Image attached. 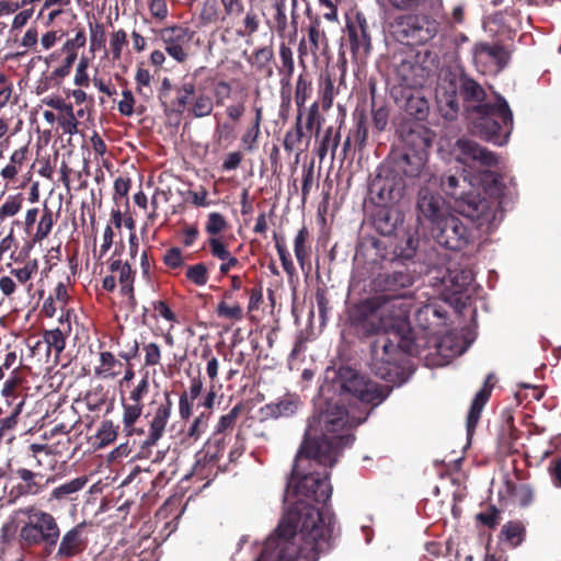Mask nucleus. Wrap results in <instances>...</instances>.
<instances>
[{
	"instance_id": "1",
	"label": "nucleus",
	"mask_w": 561,
	"mask_h": 561,
	"mask_svg": "<svg viewBox=\"0 0 561 561\" xmlns=\"http://www.w3.org/2000/svg\"><path fill=\"white\" fill-rule=\"evenodd\" d=\"M409 306L398 299L370 297L348 311L350 324L364 336L377 335L370 344L369 367L377 377L393 385L408 379V356L411 353L407 337Z\"/></svg>"
},
{
	"instance_id": "2",
	"label": "nucleus",
	"mask_w": 561,
	"mask_h": 561,
	"mask_svg": "<svg viewBox=\"0 0 561 561\" xmlns=\"http://www.w3.org/2000/svg\"><path fill=\"white\" fill-rule=\"evenodd\" d=\"M367 415L351 419L343 407L328 403L313 416L296 454L286 491H332L327 469L334 466L343 448L354 443L351 431Z\"/></svg>"
},
{
	"instance_id": "3",
	"label": "nucleus",
	"mask_w": 561,
	"mask_h": 561,
	"mask_svg": "<svg viewBox=\"0 0 561 561\" xmlns=\"http://www.w3.org/2000/svg\"><path fill=\"white\" fill-rule=\"evenodd\" d=\"M288 507L256 561H318L331 548L339 527L334 514L314 507L308 493H285Z\"/></svg>"
},
{
	"instance_id": "4",
	"label": "nucleus",
	"mask_w": 561,
	"mask_h": 561,
	"mask_svg": "<svg viewBox=\"0 0 561 561\" xmlns=\"http://www.w3.org/2000/svg\"><path fill=\"white\" fill-rule=\"evenodd\" d=\"M483 180L491 186V193L485 196L480 193L469 192L458 202V211L469 218L478 229L483 232H491L502 220L501 210V181L497 175L490 171L482 172Z\"/></svg>"
},
{
	"instance_id": "5",
	"label": "nucleus",
	"mask_w": 561,
	"mask_h": 561,
	"mask_svg": "<svg viewBox=\"0 0 561 561\" xmlns=\"http://www.w3.org/2000/svg\"><path fill=\"white\" fill-rule=\"evenodd\" d=\"M468 118L474 135L499 146L506 144L513 129V113L499 94L495 104L476 105Z\"/></svg>"
},
{
	"instance_id": "6",
	"label": "nucleus",
	"mask_w": 561,
	"mask_h": 561,
	"mask_svg": "<svg viewBox=\"0 0 561 561\" xmlns=\"http://www.w3.org/2000/svg\"><path fill=\"white\" fill-rule=\"evenodd\" d=\"M18 524H21L20 539L26 545H55L59 538V527L47 512L36 507L16 511Z\"/></svg>"
},
{
	"instance_id": "7",
	"label": "nucleus",
	"mask_w": 561,
	"mask_h": 561,
	"mask_svg": "<svg viewBox=\"0 0 561 561\" xmlns=\"http://www.w3.org/2000/svg\"><path fill=\"white\" fill-rule=\"evenodd\" d=\"M334 383L340 388L342 393L351 394L360 402L371 404L373 407L382 403L391 391V387L381 386L367 379L348 366L339 368Z\"/></svg>"
},
{
	"instance_id": "8",
	"label": "nucleus",
	"mask_w": 561,
	"mask_h": 561,
	"mask_svg": "<svg viewBox=\"0 0 561 561\" xmlns=\"http://www.w3.org/2000/svg\"><path fill=\"white\" fill-rule=\"evenodd\" d=\"M430 53L407 48L393 56V70L401 85L407 88L422 87L431 73Z\"/></svg>"
},
{
	"instance_id": "9",
	"label": "nucleus",
	"mask_w": 561,
	"mask_h": 561,
	"mask_svg": "<svg viewBox=\"0 0 561 561\" xmlns=\"http://www.w3.org/2000/svg\"><path fill=\"white\" fill-rule=\"evenodd\" d=\"M396 32L401 39L413 45H425L439 32L440 24L432 14L416 13L396 20Z\"/></svg>"
},
{
	"instance_id": "10",
	"label": "nucleus",
	"mask_w": 561,
	"mask_h": 561,
	"mask_svg": "<svg viewBox=\"0 0 561 561\" xmlns=\"http://www.w3.org/2000/svg\"><path fill=\"white\" fill-rule=\"evenodd\" d=\"M415 282V273L408 266L402 264L398 265L390 272L380 273L374 279V287L376 290L381 291V295L376 297H387L389 299H398L399 301L409 306L411 311V302L408 301L410 297L408 288Z\"/></svg>"
},
{
	"instance_id": "11",
	"label": "nucleus",
	"mask_w": 561,
	"mask_h": 561,
	"mask_svg": "<svg viewBox=\"0 0 561 561\" xmlns=\"http://www.w3.org/2000/svg\"><path fill=\"white\" fill-rule=\"evenodd\" d=\"M432 234L439 244L455 251L467 247L473 238L468 227L450 214L433 229Z\"/></svg>"
},
{
	"instance_id": "12",
	"label": "nucleus",
	"mask_w": 561,
	"mask_h": 561,
	"mask_svg": "<svg viewBox=\"0 0 561 561\" xmlns=\"http://www.w3.org/2000/svg\"><path fill=\"white\" fill-rule=\"evenodd\" d=\"M454 152L456 160L471 169H490L497 164V157L477 141L468 138H459Z\"/></svg>"
},
{
	"instance_id": "13",
	"label": "nucleus",
	"mask_w": 561,
	"mask_h": 561,
	"mask_svg": "<svg viewBox=\"0 0 561 561\" xmlns=\"http://www.w3.org/2000/svg\"><path fill=\"white\" fill-rule=\"evenodd\" d=\"M158 37L162 42L165 53L175 61L183 64L188 58V47L195 32L188 27L174 24L158 31Z\"/></svg>"
},
{
	"instance_id": "14",
	"label": "nucleus",
	"mask_w": 561,
	"mask_h": 561,
	"mask_svg": "<svg viewBox=\"0 0 561 561\" xmlns=\"http://www.w3.org/2000/svg\"><path fill=\"white\" fill-rule=\"evenodd\" d=\"M346 32L353 57L356 60H365L371 50L370 26L366 16L357 12L348 19Z\"/></svg>"
},
{
	"instance_id": "15",
	"label": "nucleus",
	"mask_w": 561,
	"mask_h": 561,
	"mask_svg": "<svg viewBox=\"0 0 561 561\" xmlns=\"http://www.w3.org/2000/svg\"><path fill=\"white\" fill-rule=\"evenodd\" d=\"M448 213L444 199L427 188H422L417 197V220L427 224L431 232L447 217Z\"/></svg>"
},
{
	"instance_id": "16",
	"label": "nucleus",
	"mask_w": 561,
	"mask_h": 561,
	"mask_svg": "<svg viewBox=\"0 0 561 561\" xmlns=\"http://www.w3.org/2000/svg\"><path fill=\"white\" fill-rule=\"evenodd\" d=\"M404 190V180L390 172L385 176H376L370 184L373 198L383 207L398 203L402 198Z\"/></svg>"
},
{
	"instance_id": "17",
	"label": "nucleus",
	"mask_w": 561,
	"mask_h": 561,
	"mask_svg": "<svg viewBox=\"0 0 561 561\" xmlns=\"http://www.w3.org/2000/svg\"><path fill=\"white\" fill-rule=\"evenodd\" d=\"M472 54L476 65L490 72L501 71L510 59V53L497 44L478 43L474 45Z\"/></svg>"
},
{
	"instance_id": "18",
	"label": "nucleus",
	"mask_w": 561,
	"mask_h": 561,
	"mask_svg": "<svg viewBox=\"0 0 561 561\" xmlns=\"http://www.w3.org/2000/svg\"><path fill=\"white\" fill-rule=\"evenodd\" d=\"M328 49V37L321 28V21L314 18L307 30V38H301L298 45L299 58L311 56L314 60L320 54H324Z\"/></svg>"
},
{
	"instance_id": "19",
	"label": "nucleus",
	"mask_w": 561,
	"mask_h": 561,
	"mask_svg": "<svg viewBox=\"0 0 561 561\" xmlns=\"http://www.w3.org/2000/svg\"><path fill=\"white\" fill-rule=\"evenodd\" d=\"M172 401L169 393L165 394V402L160 404L150 422L149 434L141 445V456L148 457L150 447L154 446L163 436L165 426L171 415Z\"/></svg>"
},
{
	"instance_id": "20",
	"label": "nucleus",
	"mask_w": 561,
	"mask_h": 561,
	"mask_svg": "<svg viewBox=\"0 0 561 561\" xmlns=\"http://www.w3.org/2000/svg\"><path fill=\"white\" fill-rule=\"evenodd\" d=\"M436 98L440 104L444 116L453 119L459 111V102L457 98V85L454 80L447 78L442 79L436 89Z\"/></svg>"
},
{
	"instance_id": "21",
	"label": "nucleus",
	"mask_w": 561,
	"mask_h": 561,
	"mask_svg": "<svg viewBox=\"0 0 561 561\" xmlns=\"http://www.w3.org/2000/svg\"><path fill=\"white\" fill-rule=\"evenodd\" d=\"M423 168L424 161L420 154L404 153L393 160L390 173L401 179H414L421 174Z\"/></svg>"
},
{
	"instance_id": "22",
	"label": "nucleus",
	"mask_w": 561,
	"mask_h": 561,
	"mask_svg": "<svg viewBox=\"0 0 561 561\" xmlns=\"http://www.w3.org/2000/svg\"><path fill=\"white\" fill-rule=\"evenodd\" d=\"M459 90L466 103L468 116L473 113V107L476 105H489V103H484L486 96L484 89L476 80L468 77H461Z\"/></svg>"
},
{
	"instance_id": "23",
	"label": "nucleus",
	"mask_w": 561,
	"mask_h": 561,
	"mask_svg": "<svg viewBox=\"0 0 561 561\" xmlns=\"http://www.w3.org/2000/svg\"><path fill=\"white\" fill-rule=\"evenodd\" d=\"M492 377H493L492 374L488 375L482 389L478 391V393L474 396V398L472 400V403H471V407H470V410H469V413L467 416V432H468L469 436L472 435V433L480 420L481 412L491 396L492 386L490 385V382H491Z\"/></svg>"
},
{
	"instance_id": "24",
	"label": "nucleus",
	"mask_w": 561,
	"mask_h": 561,
	"mask_svg": "<svg viewBox=\"0 0 561 561\" xmlns=\"http://www.w3.org/2000/svg\"><path fill=\"white\" fill-rule=\"evenodd\" d=\"M204 68L196 69L191 79L185 77L183 83L176 89V99L174 101L175 111L182 114L190 102L192 95L195 94V80Z\"/></svg>"
},
{
	"instance_id": "25",
	"label": "nucleus",
	"mask_w": 561,
	"mask_h": 561,
	"mask_svg": "<svg viewBox=\"0 0 561 561\" xmlns=\"http://www.w3.org/2000/svg\"><path fill=\"white\" fill-rule=\"evenodd\" d=\"M81 543V526H76L61 538L57 554L61 558L72 557L79 552Z\"/></svg>"
},
{
	"instance_id": "26",
	"label": "nucleus",
	"mask_w": 561,
	"mask_h": 561,
	"mask_svg": "<svg viewBox=\"0 0 561 561\" xmlns=\"http://www.w3.org/2000/svg\"><path fill=\"white\" fill-rule=\"evenodd\" d=\"M400 221V215L397 211L383 207V209L378 211L375 218V226L381 234L390 236L394 232Z\"/></svg>"
},
{
	"instance_id": "27",
	"label": "nucleus",
	"mask_w": 561,
	"mask_h": 561,
	"mask_svg": "<svg viewBox=\"0 0 561 561\" xmlns=\"http://www.w3.org/2000/svg\"><path fill=\"white\" fill-rule=\"evenodd\" d=\"M469 183L467 182V178L462 176L461 179L456 175H446L440 180V186L443 191L455 198L456 207L458 206V202L461 197H465L467 193L465 192V187Z\"/></svg>"
},
{
	"instance_id": "28",
	"label": "nucleus",
	"mask_w": 561,
	"mask_h": 561,
	"mask_svg": "<svg viewBox=\"0 0 561 561\" xmlns=\"http://www.w3.org/2000/svg\"><path fill=\"white\" fill-rule=\"evenodd\" d=\"M305 133L302 127V112L299 111L296 117L294 128L287 130L284 136L283 146L287 152H293L298 149L305 139Z\"/></svg>"
},
{
	"instance_id": "29",
	"label": "nucleus",
	"mask_w": 561,
	"mask_h": 561,
	"mask_svg": "<svg viewBox=\"0 0 561 561\" xmlns=\"http://www.w3.org/2000/svg\"><path fill=\"white\" fill-rule=\"evenodd\" d=\"M100 366L95 369L96 375L104 378L116 377L123 367V364L117 360L111 352H102L100 355Z\"/></svg>"
},
{
	"instance_id": "30",
	"label": "nucleus",
	"mask_w": 561,
	"mask_h": 561,
	"mask_svg": "<svg viewBox=\"0 0 561 561\" xmlns=\"http://www.w3.org/2000/svg\"><path fill=\"white\" fill-rule=\"evenodd\" d=\"M297 409L298 401L290 398H286L277 403L266 404L264 408L265 414L274 419L290 416L296 413Z\"/></svg>"
},
{
	"instance_id": "31",
	"label": "nucleus",
	"mask_w": 561,
	"mask_h": 561,
	"mask_svg": "<svg viewBox=\"0 0 561 561\" xmlns=\"http://www.w3.org/2000/svg\"><path fill=\"white\" fill-rule=\"evenodd\" d=\"M340 145V133H334L333 127H328L321 139L318 156L323 160L328 152H331V159H334L336 149Z\"/></svg>"
},
{
	"instance_id": "32",
	"label": "nucleus",
	"mask_w": 561,
	"mask_h": 561,
	"mask_svg": "<svg viewBox=\"0 0 561 561\" xmlns=\"http://www.w3.org/2000/svg\"><path fill=\"white\" fill-rule=\"evenodd\" d=\"M312 92L311 82L304 76H299L296 82L295 89V102L298 107V112L304 113L305 104Z\"/></svg>"
},
{
	"instance_id": "33",
	"label": "nucleus",
	"mask_w": 561,
	"mask_h": 561,
	"mask_svg": "<svg viewBox=\"0 0 561 561\" xmlns=\"http://www.w3.org/2000/svg\"><path fill=\"white\" fill-rule=\"evenodd\" d=\"M399 10H413L428 7L431 10L439 8L442 0H389Z\"/></svg>"
},
{
	"instance_id": "34",
	"label": "nucleus",
	"mask_w": 561,
	"mask_h": 561,
	"mask_svg": "<svg viewBox=\"0 0 561 561\" xmlns=\"http://www.w3.org/2000/svg\"><path fill=\"white\" fill-rule=\"evenodd\" d=\"M428 102L425 99L419 96H411L408 99L407 111L416 119H425L428 114Z\"/></svg>"
},
{
	"instance_id": "35",
	"label": "nucleus",
	"mask_w": 561,
	"mask_h": 561,
	"mask_svg": "<svg viewBox=\"0 0 561 561\" xmlns=\"http://www.w3.org/2000/svg\"><path fill=\"white\" fill-rule=\"evenodd\" d=\"M150 18L156 23H163L169 16L168 0H147Z\"/></svg>"
},
{
	"instance_id": "36",
	"label": "nucleus",
	"mask_w": 561,
	"mask_h": 561,
	"mask_svg": "<svg viewBox=\"0 0 561 561\" xmlns=\"http://www.w3.org/2000/svg\"><path fill=\"white\" fill-rule=\"evenodd\" d=\"M213 110H214L213 99L206 94H199L195 99V101L191 107V112H192L193 116L196 118L209 116L211 114Z\"/></svg>"
},
{
	"instance_id": "37",
	"label": "nucleus",
	"mask_w": 561,
	"mask_h": 561,
	"mask_svg": "<svg viewBox=\"0 0 561 561\" xmlns=\"http://www.w3.org/2000/svg\"><path fill=\"white\" fill-rule=\"evenodd\" d=\"M274 51L272 47L265 46L254 51V54L250 58V62L256 70L264 71L268 68V65L272 61Z\"/></svg>"
},
{
	"instance_id": "38",
	"label": "nucleus",
	"mask_w": 561,
	"mask_h": 561,
	"mask_svg": "<svg viewBox=\"0 0 561 561\" xmlns=\"http://www.w3.org/2000/svg\"><path fill=\"white\" fill-rule=\"evenodd\" d=\"M524 527L519 523H507L502 529V536L512 546L516 547L523 541Z\"/></svg>"
},
{
	"instance_id": "39",
	"label": "nucleus",
	"mask_w": 561,
	"mask_h": 561,
	"mask_svg": "<svg viewBox=\"0 0 561 561\" xmlns=\"http://www.w3.org/2000/svg\"><path fill=\"white\" fill-rule=\"evenodd\" d=\"M218 20V8L215 0H206L203 2L202 10L198 15L201 26L215 23Z\"/></svg>"
},
{
	"instance_id": "40",
	"label": "nucleus",
	"mask_w": 561,
	"mask_h": 561,
	"mask_svg": "<svg viewBox=\"0 0 561 561\" xmlns=\"http://www.w3.org/2000/svg\"><path fill=\"white\" fill-rule=\"evenodd\" d=\"M23 197L18 194L9 196L0 207V220L15 216L22 208Z\"/></svg>"
},
{
	"instance_id": "41",
	"label": "nucleus",
	"mask_w": 561,
	"mask_h": 561,
	"mask_svg": "<svg viewBox=\"0 0 561 561\" xmlns=\"http://www.w3.org/2000/svg\"><path fill=\"white\" fill-rule=\"evenodd\" d=\"M308 237V230L302 227L296 234L294 240V251L297 261L299 262L300 266L304 267L305 260L308 256V251L306 248V241Z\"/></svg>"
},
{
	"instance_id": "42",
	"label": "nucleus",
	"mask_w": 561,
	"mask_h": 561,
	"mask_svg": "<svg viewBox=\"0 0 561 561\" xmlns=\"http://www.w3.org/2000/svg\"><path fill=\"white\" fill-rule=\"evenodd\" d=\"M242 409L241 404H236L227 414L221 415L216 425V433H224L232 428Z\"/></svg>"
},
{
	"instance_id": "43",
	"label": "nucleus",
	"mask_w": 561,
	"mask_h": 561,
	"mask_svg": "<svg viewBox=\"0 0 561 561\" xmlns=\"http://www.w3.org/2000/svg\"><path fill=\"white\" fill-rule=\"evenodd\" d=\"M44 341L49 350H55L57 354H60L66 346L65 336L59 329L46 331L44 334Z\"/></svg>"
},
{
	"instance_id": "44",
	"label": "nucleus",
	"mask_w": 561,
	"mask_h": 561,
	"mask_svg": "<svg viewBox=\"0 0 561 561\" xmlns=\"http://www.w3.org/2000/svg\"><path fill=\"white\" fill-rule=\"evenodd\" d=\"M53 225H54L53 213H51V210L45 208L44 213L41 217V220L37 225V229L34 234V241H42L43 239H45L49 234V232L53 228Z\"/></svg>"
},
{
	"instance_id": "45",
	"label": "nucleus",
	"mask_w": 561,
	"mask_h": 561,
	"mask_svg": "<svg viewBox=\"0 0 561 561\" xmlns=\"http://www.w3.org/2000/svg\"><path fill=\"white\" fill-rule=\"evenodd\" d=\"M210 413L202 412L197 417L194 419L191 426L187 430V437L198 439L208 426Z\"/></svg>"
},
{
	"instance_id": "46",
	"label": "nucleus",
	"mask_w": 561,
	"mask_h": 561,
	"mask_svg": "<svg viewBox=\"0 0 561 561\" xmlns=\"http://www.w3.org/2000/svg\"><path fill=\"white\" fill-rule=\"evenodd\" d=\"M348 136H351L354 142L357 144L360 148L365 146L368 136L365 115L362 114L357 117L356 126L353 130H351Z\"/></svg>"
},
{
	"instance_id": "47",
	"label": "nucleus",
	"mask_w": 561,
	"mask_h": 561,
	"mask_svg": "<svg viewBox=\"0 0 561 561\" xmlns=\"http://www.w3.org/2000/svg\"><path fill=\"white\" fill-rule=\"evenodd\" d=\"M228 227L227 220L225 217L219 213H210L208 215V220L206 222L205 230L210 236H216Z\"/></svg>"
},
{
	"instance_id": "48",
	"label": "nucleus",
	"mask_w": 561,
	"mask_h": 561,
	"mask_svg": "<svg viewBox=\"0 0 561 561\" xmlns=\"http://www.w3.org/2000/svg\"><path fill=\"white\" fill-rule=\"evenodd\" d=\"M123 424L125 428H131L142 413V404H124Z\"/></svg>"
},
{
	"instance_id": "49",
	"label": "nucleus",
	"mask_w": 561,
	"mask_h": 561,
	"mask_svg": "<svg viewBox=\"0 0 561 561\" xmlns=\"http://www.w3.org/2000/svg\"><path fill=\"white\" fill-rule=\"evenodd\" d=\"M243 30L238 31V34L241 36H250L259 31L260 21L257 14L253 9H250L242 21Z\"/></svg>"
},
{
	"instance_id": "50",
	"label": "nucleus",
	"mask_w": 561,
	"mask_h": 561,
	"mask_svg": "<svg viewBox=\"0 0 561 561\" xmlns=\"http://www.w3.org/2000/svg\"><path fill=\"white\" fill-rule=\"evenodd\" d=\"M320 93L322 107L323 110L328 111L331 108L334 99V82L330 76H327L323 79Z\"/></svg>"
},
{
	"instance_id": "51",
	"label": "nucleus",
	"mask_w": 561,
	"mask_h": 561,
	"mask_svg": "<svg viewBox=\"0 0 561 561\" xmlns=\"http://www.w3.org/2000/svg\"><path fill=\"white\" fill-rule=\"evenodd\" d=\"M220 3L225 11L222 21L226 19H237L244 12L242 0H220Z\"/></svg>"
},
{
	"instance_id": "52",
	"label": "nucleus",
	"mask_w": 561,
	"mask_h": 561,
	"mask_svg": "<svg viewBox=\"0 0 561 561\" xmlns=\"http://www.w3.org/2000/svg\"><path fill=\"white\" fill-rule=\"evenodd\" d=\"M274 239L276 241L275 247H276L279 260L282 262V266L289 276H293L295 274V266L289 257V253L286 249V245H285L284 241H279L277 239L276 234H274Z\"/></svg>"
},
{
	"instance_id": "53",
	"label": "nucleus",
	"mask_w": 561,
	"mask_h": 561,
	"mask_svg": "<svg viewBox=\"0 0 561 561\" xmlns=\"http://www.w3.org/2000/svg\"><path fill=\"white\" fill-rule=\"evenodd\" d=\"M186 277L198 286H203L207 283V267L199 263L192 265L186 271Z\"/></svg>"
},
{
	"instance_id": "54",
	"label": "nucleus",
	"mask_w": 561,
	"mask_h": 561,
	"mask_svg": "<svg viewBox=\"0 0 561 561\" xmlns=\"http://www.w3.org/2000/svg\"><path fill=\"white\" fill-rule=\"evenodd\" d=\"M127 44V34L124 30L114 32L111 36L110 45L114 59H119L123 47Z\"/></svg>"
},
{
	"instance_id": "55",
	"label": "nucleus",
	"mask_w": 561,
	"mask_h": 561,
	"mask_svg": "<svg viewBox=\"0 0 561 561\" xmlns=\"http://www.w3.org/2000/svg\"><path fill=\"white\" fill-rule=\"evenodd\" d=\"M19 368L20 367L18 366L13 369L12 376L4 382L1 390L2 396L8 399L9 404H11L9 399L15 397V390L22 383V378L18 374Z\"/></svg>"
},
{
	"instance_id": "56",
	"label": "nucleus",
	"mask_w": 561,
	"mask_h": 561,
	"mask_svg": "<svg viewBox=\"0 0 561 561\" xmlns=\"http://www.w3.org/2000/svg\"><path fill=\"white\" fill-rule=\"evenodd\" d=\"M217 313L219 317L231 320H240L243 317L242 309L238 304L229 306L225 301L219 302L217 307Z\"/></svg>"
},
{
	"instance_id": "57",
	"label": "nucleus",
	"mask_w": 561,
	"mask_h": 561,
	"mask_svg": "<svg viewBox=\"0 0 561 561\" xmlns=\"http://www.w3.org/2000/svg\"><path fill=\"white\" fill-rule=\"evenodd\" d=\"M285 0H278L274 4L275 15L274 22L278 33H284L287 28V16L285 13Z\"/></svg>"
},
{
	"instance_id": "58",
	"label": "nucleus",
	"mask_w": 561,
	"mask_h": 561,
	"mask_svg": "<svg viewBox=\"0 0 561 561\" xmlns=\"http://www.w3.org/2000/svg\"><path fill=\"white\" fill-rule=\"evenodd\" d=\"M419 247V239L412 234H408L403 244L399 247V255L403 259H412Z\"/></svg>"
},
{
	"instance_id": "59",
	"label": "nucleus",
	"mask_w": 561,
	"mask_h": 561,
	"mask_svg": "<svg viewBox=\"0 0 561 561\" xmlns=\"http://www.w3.org/2000/svg\"><path fill=\"white\" fill-rule=\"evenodd\" d=\"M321 122L322 117L319 113V104L318 102H313L307 110V119L305 127L307 130H311L313 127H317V130H319Z\"/></svg>"
},
{
	"instance_id": "60",
	"label": "nucleus",
	"mask_w": 561,
	"mask_h": 561,
	"mask_svg": "<svg viewBox=\"0 0 561 561\" xmlns=\"http://www.w3.org/2000/svg\"><path fill=\"white\" fill-rule=\"evenodd\" d=\"M145 351V365L156 366L161 360V351L158 344L149 343L144 346Z\"/></svg>"
},
{
	"instance_id": "61",
	"label": "nucleus",
	"mask_w": 561,
	"mask_h": 561,
	"mask_svg": "<svg viewBox=\"0 0 561 561\" xmlns=\"http://www.w3.org/2000/svg\"><path fill=\"white\" fill-rule=\"evenodd\" d=\"M123 99L118 102V111L124 116H131L134 114L135 98L129 90L122 92Z\"/></svg>"
},
{
	"instance_id": "62",
	"label": "nucleus",
	"mask_w": 561,
	"mask_h": 561,
	"mask_svg": "<svg viewBox=\"0 0 561 561\" xmlns=\"http://www.w3.org/2000/svg\"><path fill=\"white\" fill-rule=\"evenodd\" d=\"M16 512L14 513V515L12 516V518L7 522L5 524H3L2 528H1V539L2 541L7 542V541H10L18 533V530L20 531L21 529V524H18V520H16Z\"/></svg>"
},
{
	"instance_id": "63",
	"label": "nucleus",
	"mask_w": 561,
	"mask_h": 561,
	"mask_svg": "<svg viewBox=\"0 0 561 561\" xmlns=\"http://www.w3.org/2000/svg\"><path fill=\"white\" fill-rule=\"evenodd\" d=\"M37 271V263L35 261L27 262L22 268L13 270L12 273L22 284L26 283L33 274Z\"/></svg>"
},
{
	"instance_id": "64",
	"label": "nucleus",
	"mask_w": 561,
	"mask_h": 561,
	"mask_svg": "<svg viewBox=\"0 0 561 561\" xmlns=\"http://www.w3.org/2000/svg\"><path fill=\"white\" fill-rule=\"evenodd\" d=\"M279 58L283 67L287 70L288 76H290L294 72L295 65L293 50L286 44H282L279 47Z\"/></svg>"
}]
</instances>
